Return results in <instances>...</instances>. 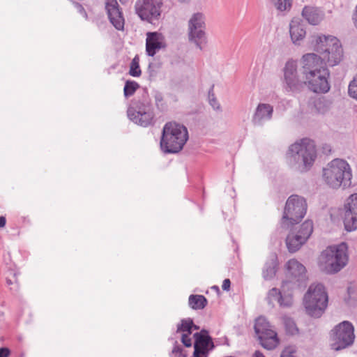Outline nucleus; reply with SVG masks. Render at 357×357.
<instances>
[{
  "mask_svg": "<svg viewBox=\"0 0 357 357\" xmlns=\"http://www.w3.org/2000/svg\"><path fill=\"white\" fill-rule=\"evenodd\" d=\"M317 157L314 142L307 139L291 144L287 153L289 163L301 172H305L312 165Z\"/></svg>",
  "mask_w": 357,
  "mask_h": 357,
  "instance_id": "1",
  "label": "nucleus"
},
{
  "mask_svg": "<svg viewBox=\"0 0 357 357\" xmlns=\"http://www.w3.org/2000/svg\"><path fill=\"white\" fill-rule=\"evenodd\" d=\"M323 179L330 188H345L351 184L352 173L349 165L344 160L335 159L323 169Z\"/></svg>",
  "mask_w": 357,
  "mask_h": 357,
  "instance_id": "2",
  "label": "nucleus"
},
{
  "mask_svg": "<svg viewBox=\"0 0 357 357\" xmlns=\"http://www.w3.org/2000/svg\"><path fill=\"white\" fill-rule=\"evenodd\" d=\"M347 249L345 243L328 247L319 257L320 270L327 274H335L341 271L348 262Z\"/></svg>",
  "mask_w": 357,
  "mask_h": 357,
  "instance_id": "3",
  "label": "nucleus"
},
{
  "mask_svg": "<svg viewBox=\"0 0 357 357\" xmlns=\"http://www.w3.org/2000/svg\"><path fill=\"white\" fill-rule=\"evenodd\" d=\"M188 139L187 128L175 122L167 123L162 130L160 139L162 151L166 153H178Z\"/></svg>",
  "mask_w": 357,
  "mask_h": 357,
  "instance_id": "4",
  "label": "nucleus"
},
{
  "mask_svg": "<svg viewBox=\"0 0 357 357\" xmlns=\"http://www.w3.org/2000/svg\"><path fill=\"white\" fill-rule=\"evenodd\" d=\"M315 50L320 54L324 63L329 66L337 65L343 58L341 43L333 36H317Z\"/></svg>",
  "mask_w": 357,
  "mask_h": 357,
  "instance_id": "5",
  "label": "nucleus"
},
{
  "mask_svg": "<svg viewBox=\"0 0 357 357\" xmlns=\"http://www.w3.org/2000/svg\"><path fill=\"white\" fill-rule=\"evenodd\" d=\"M303 305L308 315L320 317L328 305V295L321 284H312L303 298Z\"/></svg>",
  "mask_w": 357,
  "mask_h": 357,
  "instance_id": "6",
  "label": "nucleus"
},
{
  "mask_svg": "<svg viewBox=\"0 0 357 357\" xmlns=\"http://www.w3.org/2000/svg\"><path fill=\"white\" fill-rule=\"evenodd\" d=\"M128 116L135 123L146 127L152 123L154 114L152 109L151 98L146 91L142 96L132 102L128 109Z\"/></svg>",
  "mask_w": 357,
  "mask_h": 357,
  "instance_id": "7",
  "label": "nucleus"
},
{
  "mask_svg": "<svg viewBox=\"0 0 357 357\" xmlns=\"http://www.w3.org/2000/svg\"><path fill=\"white\" fill-rule=\"evenodd\" d=\"M355 338L353 324L349 321H343L330 332L331 348L336 351L349 348L354 345Z\"/></svg>",
  "mask_w": 357,
  "mask_h": 357,
  "instance_id": "8",
  "label": "nucleus"
},
{
  "mask_svg": "<svg viewBox=\"0 0 357 357\" xmlns=\"http://www.w3.org/2000/svg\"><path fill=\"white\" fill-rule=\"evenodd\" d=\"M307 203L305 199L298 195L290 196L284 207L281 226L288 228L289 225L298 222L305 215Z\"/></svg>",
  "mask_w": 357,
  "mask_h": 357,
  "instance_id": "9",
  "label": "nucleus"
},
{
  "mask_svg": "<svg viewBox=\"0 0 357 357\" xmlns=\"http://www.w3.org/2000/svg\"><path fill=\"white\" fill-rule=\"evenodd\" d=\"M163 0H136L135 13L143 21L155 24L161 18Z\"/></svg>",
  "mask_w": 357,
  "mask_h": 357,
  "instance_id": "10",
  "label": "nucleus"
},
{
  "mask_svg": "<svg viewBox=\"0 0 357 357\" xmlns=\"http://www.w3.org/2000/svg\"><path fill=\"white\" fill-rule=\"evenodd\" d=\"M254 328L259 342L264 348L271 350L276 347L279 342L277 333L272 329L265 317L257 318Z\"/></svg>",
  "mask_w": 357,
  "mask_h": 357,
  "instance_id": "11",
  "label": "nucleus"
},
{
  "mask_svg": "<svg viewBox=\"0 0 357 357\" xmlns=\"http://www.w3.org/2000/svg\"><path fill=\"white\" fill-rule=\"evenodd\" d=\"M313 231L312 220L305 221L296 232H291L286 238V245L290 252L298 251L305 243Z\"/></svg>",
  "mask_w": 357,
  "mask_h": 357,
  "instance_id": "12",
  "label": "nucleus"
},
{
  "mask_svg": "<svg viewBox=\"0 0 357 357\" xmlns=\"http://www.w3.org/2000/svg\"><path fill=\"white\" fill-rule=\"evenodd\" d=\"M284 88L288 91H300L305 86V77L303 75L301 79L297 75V65L294 61H289L286 63L284 69Z\"/></svg>",
  "mask_w": 357,
  "mask_h": 357,
  "instance_id": "13",
  "label": "nucleus"
},
{
  "mask_svg": "<svg viewBox=\"0 0 357 357\" xmlns=\"http://www.w3.org/2000/svg\"><path fill=\"white\" fill-rule=\"evenodd\" d=\"M329 75V71L326 68L321 70L318 73L307 75L304 77L305 85H307L308 88L314 93H327L330 90V84L328 81Z\"/></svg>",
  "mask_w": 357,
  "mask_h": 357,
  "instance_id": "14",
  "label": "nucleus"
},
{
  "mask_svg": "<svg viewBox=\"0 0 357 357\" xmlns=\"http://www.w3.org/2000/svg\"><path fill=\"white\" fill-rule=\"evenodd\" d=\"M194 337V357H207L208 352L215 347L208 331L203 329L201 332L195 333Z\"/></svg>",
  "mask_w": 357,
  "mask_h": 357,
  "instance_id": "15",
  "label": "nucleus"
},
{
  "mask_svg": "<svg viewBox=\"0 0 357 357\" xmlns=\"http://www.w3.org/2000/svg\"><path fill=\"white\" fill-rule=\"evenodd\" d=\"M344 225L345 229L351 231L357 229V193L350 195L344 204Z\"/></svg>",
  "mask_w": 357,
  "mask_h": 357,
  "instance_id": "16",
  "label": "nucleus"
},
{
  "mask_svg": "<svg viewBox=\"0 0 357 357\" xmlns=\"http://www.w3.org/2000/svg\"><path fill=\"white\" fill-rule=\"evenodd\" d=\"M301 62L303 64L301 74L304 77L327 68L324 66L325 63L321 55L319 56L314 53L303 55Z\"/></svg>",
  "mask_w": 357,
  "mask_h": 357,
  "instance_id": "17",
  "label": "nucleus"
},
{
  "mask_svg": "<svg viewBox=\"0 0 357 357\" xmlns=\"http://www.w3.org/2000/svg\"><path fill=\"white\" fill-rule=\"evenodd\" d=\"M105 8L110 22L118 30H123L124 18L116 0H106Z\"/></svg>",
  "mask_w": 357,
  "mask_h": 357,
  "instance_id": "18",
  "label": "nucleus"
},
{
  "mask_svg": "<svg viewBox=\"0 0 357 357\" xmlns=\"http://www.w3.org/2000/svg\"><path fill=\"white\" fill-rule=\"evenodd\" d=\"M166 47L164 36L158 32L146 33V51L149 56H153L158 51Z\"/></svg>",
  "mask_w": 357,
  "mask_h": 357,
  "instance_id": "19",
  "label": "nucleus"
},
{
  "mask_svg": "<svg viewBox=\"0 0 357 357\" xmlns=\"http://www.w3.org/2000/svg\"><path fill=\"white\" fill-rule=\"evenodd\" d=\"M289 33L294 43H298L306 35L305 24L300 17H294L289 24Z\"/></svg>",
  "mask_w": 357,
  "mask_h": 357,
  "instance_id": "20",
  "label": "nucleus"
},
{
  "mask_svg": "<svg viewBox=\"0 0 357 357\" xmlns=\"http://www.w3.org/2000/svg\"><path fill=\"white\" fill-rule=\"evenodd\" d=\"M273 107L269 104L259 103L252 116V121L255 125H261L263 121L272 118Z\"/></svg>",
  "mask_w": 357,
  "mask_h": 357,
  "instance_id": "21",
  "label": "nucleus"
},
{
  "mask_svg": "<svg viewBox=\"0 0 357 357\" xmlns=\"http://www.w3.org/2000/svg\"><path fill=\"white\" fill-rule=\"evenodd\" d=\"M287 266L289 274L298 282H302L306 280V268L296 259H290Z\"/></svg>",
  "mask_w": 357,
  "mask_h": 357,
  "instance_id": "22",
  "label": "nucleus"
},
{
  "mask_svg": "<svg viewBox=\"0 0 357 357\" xmlns=\"http://www.w3.org/2000/svg\"><path fill=\"white\" fill-rule=\"evenodd\" d=\"M302 16L312 25L318 24L323 19L321 10L312 6H305L302 10Z\"/></svg>",
  "mask_w": 357,
  "mask_h": 357,
  "instance_id": "23",
  "label": "nucleus"
},
{
  "mask_svg": "<svg viewBox=\"0 0 357 357\" xmlns=\"http://www.w3.org/2000/svg\"><path fill=\"white\" fill-rule=\"evenodd\" d=\"M188 36L189 41L194 43L200 50L202 49L203 45L206 43L204 29L188 28Z\"/></svg>",
  "mask_w": 357,
  "mask_h": 357,
  "instance_id": "24",
  "label": "nucleus"
},
{
  "mask_svg": "<svg viewBox=\"0 0 357 357\" xmlns=\"http://www.w3.org/2000/svg\"><path fill=\"white\" fill-rule=\"evenodd\" d=\"M284 299L280 291L277 288H273L269 291L267 297L269 304L274 305V303L277 302L282 307H289L291 305V298H286L285 299L287 300V303H284Z\"/></svg>",
  "mask_w": 357,
  "mask_h": 357,
  "instance_id": "25",
  "label": "nucleus"
},
{
  "mask_svg": "<svg viewBox=\"0 0 357 357\" xmlns=\"http://www.w3.org/2000/svg\"><path fill=\"white\" fill-rule=\"evenodd\" d=\"M278 266V258L276 255L272 254L265 264L263 271V277L265 280H271L275 277Z\"/></svg>",
  "mask_w": 357,
  "mask_h": 357,
  "instance_id": "26",
  "label": "nucleus"
},
{
  "mask_svg": "<svg viewBox=\"0 0 357 357\" xmlns=\"http://www.w3.org/2000/svg\"><path fill=\"white\" fill-rule=\"evenodd\" d=\"M188 28L205 29L204 16L202 13H194L188 21Z\"/></svg>",
  "mask_w": 357,
  "mask_h": 357,
  "instance_id": "27",
  "label": "nucleus"
},
{
  "mask_svg": "<svg viewBox=\"0 0 357 357\" xmlns=\"http://www.w3.org/2000/svg\"><path fill=\"white\" fill-rule=\"evenodd\" d=\"M332 101L324 97L319 98L314 101V107L317 113L325 114L329 111Z\"/></svg>",
  "mask_w": 357,
  "mask_h": 357,
  "instance_id": "28",
  "label": "nucleus"
},
{
  "mask_svg": "<svg viewBox=\"0 0 357 357\" xmlns=\"http://www.w3.org/2000/svg\"><path fill=\"white\" fill-rule=\"evenodd\" d=\"M189 305L194 310H202L207 305V300L202 295H190Z\"/></svg>",
  "mask_w": 357,
  "mask_h": 357,
  "instance_id": "29",
  "label": "nucleus"
},
{
  "mask_svg": "<svg viewBox=\"0 0 357 357\" xmlns=\"http://www.w3.org/2000/svg\"><path fill=\"white\" fill-rule=\"evenodd\" d=\"M346 303L354 306L357 303V287L350 284L347 287V296L344 298Z\"/></svg>",
  "mask_w": 357,
  "mask_h": 357,
  "instance_id": "30",
  "label": "nucleus"
},
{
  "mask_svg": "<svg viewBox=\"0 0 357 357\" xmlns=\"http://www.w3.org/2000/svg\"><path fill=\"white\" fill-rule=\"evenodd\" d=\"M139 88V85L137 82L131 80L126 81L123 89L124 96L126 98L132 96Z\"/></svg>",
  "mask_w": 357,
  "mask_h": 357,
  "instance_id": "31",
  "label": "nucleus"
},
{
  "mask_svg": "<svg viewBox=\"0 0 357 357\" xmlns=\"http://www.w3.org/2000/svg\"><path fill=\"white\" fill-rule=\"evenodd\" d=\"M139 59L138 56H135L132 60L130 66L129 74L132 77H139L142 71L139 68Z\"/></svg>",
  "mask_w": 357,
  "mask_h": 357,
  "instance_id": "32",
  "label": "nucleus"
},
{
  "mask_svg": "<svg viewBox=\"0 0 357 357\" xmlns=\"http://www.w3.org/2000/svg\"><path fill=\"white\" fill-rule=\"evenodd\" d=\"M193 321L191 319H182L181 324L177 326L176 332H188V334L192 333Z\"/></svg>",
  "mask_w": 357,
  "mask_h": 357,
  "instance_id": "33",
  "label": "nucleus"
},
{
  "mask_svg": "<svg viewBox=\"0 0 357 357\" xmlns=\"http://www.w3.org/2000/svg\"><path fill=\"white\" fill-rule=\"evenodd\" d=\"M283 324L287 333L294 335L298 332L296 325L291 318L284 317Z\"/></svg>",
  "mask_w": 357,
  "mask_h": 357,
  "instance_id": "34",
  "label": "nucleus"
},
{
  "mask_svg": "<svg viewBox=\"0 0 357 357\" xmlns=\"http://www.w3.org/2000/svg\"><path fill=\"white\" fill-rule=\"evenodd\" d=\"M275 8L280 11L290 10L292 0H271Z\"/></svg>",
  "mask_w": 357,
  "mask_h": 357,
  "instance_id": "35",
  "label": "nucleus"
},
{
  "mask_svg": "<svg viewBox=\"0 0 357 357\" xmlns=\"http://www.w3.org/2000/svg\"><path fill=\"white\" fill-rule=\"evenodd\" d=\"M348 92L351 97L357 99V76L350 82Z\"/></svg>",
  "mask_w": 357,
  "mask_h": 357,
  "instance_id": "36",
  "label": "nucleus"
},
{
  "mask_svg": "<svg viewBox=\"0 0 357 357\" xmlns=\"http://www.w3.org/2000/svg\"><path fill=\"white\" fill-rule=\"evenodd\" d=\"M190 334H183L181 337V342L186 347H190L192 346V340L189 337Z\"/></svg>",
  "mask_w": 357,
  "mask_h": 357,
  "instance_id": "37",
  "label": "nucleus"
},
{
  "mask_svg": "<svg viewBox=\"0 0 357 357\" xmlns=\"http://www.w3.org/2000/svg\"><path fill=\"white\" fill-rule=\"evenodd\" d=\"M209 102L210 105L213 107V109H219L220 108L219 102H218L217 99L214 97L213 95H212V96H209Z\"/></svg>",
  "mask_w": 357,
  "mask_h": 357,
  "instance_id": "38",
  "label": "nucleus"
},
{
  "mask_svg": "<svg viewBox=\"0 0 357 357\" xmlns=\"http://www.w3.org/2000/svg\"><path fill=\"white\" fill-rule=\"evenodd\" d=\"M294 351L290 348L285 349L281 354L280 357H294L293 356Z\"/></svg>",
  "mask_w": 357,
  "mask_h": 357,
  "instance_id": "39",
  "label": "nucleus"
},
{
  "mask_svg": "<svg viewBox=\"0 0 357 357\" xmlns=\"http://www.w3.org/2000/svg\"><path fill=\"white\" fill-rule=\"evenodd\" d=\"M231 285V281L229 279H225L222 282V289L225 291H229Z\"/></svg>",
  "mask_w": 357,
  "mask_h": 357,
  "instance_id": "40",
  "label": "nucleus"
},
{
  "mask_svg": "<svg viewBox=\"0 0 357 357\" xmlns=\"http://www.w3.org/2000/svg\"><path fill=\"white\" fill-rule=\"evenodd\" d=\"M10 354V351L7 348H1L0 349V357H8Z\"/></svg>",
  "mask_w": 357,
  "mask_h": 357,
  "instance_id": "41",
  "label": "nucleus"
},
{
  "mask_svg": "<svg viewBox=\"0 0 357 357\" xmlns=\"http://www.w3.org/2000/svg\"><path fill=\"white\" fill-rule=\"evenodd\" d=\"M75 6L77 8V10H79V12H80L81 13H83L85 17L87 16L84 8H83V6L81 4H79V3H75Z\"/></svg>",
  "mask_w": 357,
  "mask_h": 357,
  "instance_id": "42",
  "label": "nucleus"
},
{
  "mask_svg": "<svg viewBox=\"0 0 357 357\" xmlns=\"http://www.w3.org/2000/svg\"><path fill=\"white\" fill-rule=\"evenodd\" d=\"M182 348L178 345H175L172 349V353L174 354H181Z\"/></svg>",
  "mask_w": 357,
  "mask_h": 357,
  "instance_id": "43",
  "label": "nucleus"
},
{
  "mask_svg": "<svg viewBox=\"0 0 357 357\" xmlns=\"http://www.w3.org/2000/svg\"><path fill=\"white\" fill-rule=\"evenodd\" d=\"M6 218L3 216H0V227H3L6 225Z\"/></svg>",
  "mask_w": 357,
  "mask_h": 357,
  "instance_id": "44",
  "label": "nucleus"
},
{
  "mask_svg": "<svg viewBox=\"0 0 357 357\" xmlns=\"http://www.w3.org/2000/svg\"><path fill=\"white\" fill-rule=\"evenodd\" d=\"M253 357H265V356H264V354L261 352H260L259 351H256L253 355Z\"/></svg>",
  "mask_w": 357,
  "mask_h": 357,
  "instance_id": "45",
  "label": "nucleus"
},
{
  "mask_svg": "<svg viewBox=\"0 0 357 357\" xmlns=\"http://www.w3.org/2000/svg\"><path fill=\"white\" fill-rule=\"evenodd\" d=\"M162 100V98L161 95H158V96H155V100L156 101H160Z\"/></svg>",
  "mask_w": 357,
  "mask_h": 357,
  "instance_id": "46",
  "label": "nucleus"
},
{
  "mask_svg": "<svg viewBox=\"0 0 357 357\" xmlns=\"http://www.w3.org/2000/svg\"><path fill=\"white\" fill-rule=\"evenodd\" d=\"M192 328H194L195 330H198L199 328V326L194 324V326H192Z\"/></svg>",
  "mask_w": 357,
  "mask_h": 357,
  "instance_id": "47",
  "label": "nucleus"
},
{
  "mask_svg": "<svg viewBox=\"0 0 357 357\" xmlns=\"http://www.w3.org/2000/svg\"><path fill=\"white\" fill-rule=\"evenodd\" d=\"M290 298L289 296H285V297H283V298ZM287 299H284V303H287Z\"/></svg>",
  "mask_w": 357,
  "mask_h": 357,
  "instance_id": "48",
  "label": "nucleus"
},
{
  "mask_svg": "<svg viewBox=\"0 0 357 357\" xmlns=\"http://www.w3.org/2000/svg\"><path fill=\"white\" fill-rule=\"evenodd\" d=\"M354 24L357 27V22L354 23Z\"/></svg>",
  "mask_w": 357,
  "mask_h": 357,
  "instance_id": "49",
  "label": "nucleus"
},
{
  "mask_svg": "<svg viewBox=\"0 0 357 357\" xmlns=\"http://www.w3.org/2000/svg\"><path fill=\"white\" fill-rule=\"evenodd\" d=\"M126 0H120L121 2L125 1Z\"/></svg>",
  "mask_w": 357,
  "mask_h": 357,
  "instance_id": "50",
  "label": "nucleus"
}]
</instances>
